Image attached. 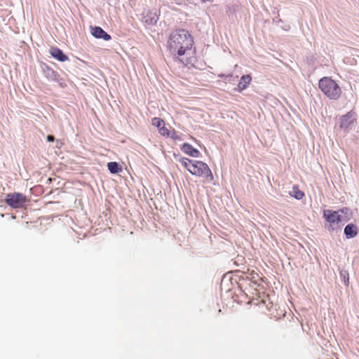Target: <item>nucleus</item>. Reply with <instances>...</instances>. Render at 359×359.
Masks as SVG:
<instances>
[{"instance_id":"1","label":"nucleus","mask_w":359,"mask_h":359,"mask_svg":"<svg viewBox=\"0 0 359 359\" xmlns=\"http://www.w3.org/2000/svg\"><path fill=\"white\" fill-rule=\"evenodd\" d=\"M194 43L193 39L189 32L181 29L173 31L168 40V48L174 58L177 59L184 65L188 64V59L182 57L187 51L191 50Z\"/></svg>"},{"instance_id":"2","label":"nucleus","mask_w":359,"mask_h":359,"mask_svg":"<svg viewBox=\"0 0 359 359\" xmlns=\"http://www.w3.org/2000/svg\"><path fill=\"white\" fill-rule=\"evenodd\" d=\"M320 89L330 99L337 100L341 94V90L339 85L329 77H323L319 81Z\"/></svg>"},{"instance_id":"3","label":"nucleus","mask_w":359,"mask_h":359,"mask_svg":"<svg viewBox=\"0 0 359 359\" xmlns=\"http://www.w3.org/2000/svg\"><path fill=\"white\" fill-rule=\"evenodd\" d=\"M323 217L329 223L326 225V228L329 232L332 233L340 229L341 226L344 224V218L339 214V211L332 210H325L323 211Z\"/></svg>"},{"instance_id":"4","label":"nucleus","mask_w":359,"mask_h":359,"mask_svg":"<svg viewBox=\"0 0 359 359\" xmlns=\"http://www.w3.org/2000/svg\"><path fill=\"white\" fill-rule=\"evenodd\" d=\"M189 172L194 175L205 177L208 181L213 180L212 173L208 165L201 161H194L190 165Z\"/></svg>"},{"instance_id":"5","label":"nucleus","mask_w":359,"mask_h":359,"mask_svg":"<svg viewBox=\"0 0 359 359\" xmlns=\"http://www.w3.org/2000/svg\"><path fill=\"white\" fill-rule=\"evenodd\" d=\"M5 201L8 205L13 208H22L28 201L26 196L21 193L8 194Z\"/></svg>"},{"instance_id":"6","label":"nucleus","mask_w":359,"mask_h":359,"mask_svg":"<svg viewBox=\"0 0 359 359\" xmlns=\"http://www.w3.org/2000/svg\"><path fill=\"white\" fill-rule=\"evenodd\" d=\"M355 121V113L353 111H350L339 118V128L340 129L348 132L349 130L352 129Z\"/></svg>"},{"instance_id":"7","label":"nucleus","mask_w":359,"mask_h":359,"mask_svg":"<svg viewBox=\"0 0 359 359\" xmlns=\"http://www.w3.org/2000/svg\"><path fill=\"white\" fill-rule=\"evenodd\" d=\"M41 67L44 76L48 79V80L55 81L59 83L61 86H63V83L62 81V79L56 72L45 63H42Z\"/></svg>"},{"instance_id":"8","label":"nucleus","mask_w":359,"mask_h":359,"mask_svg":"<svg viewBox=\"0 0 359 359\" xmlns=\"http://www.w3.org/2000/svg\"><path fill=\"white\" fill-rule=\"evenodd\" d=\"M158 20L157 11H148L143 15L142 22L148 25H154Z\"/></svg>"},{"instance_id":"9","label":"nucleus","mask_w":359,"mask_h":359,"mask_svg":"<svg viewBox=\"0 0 359 359\" xmlns=\"http://www.w3.org/2000/svg\"><path fill=\"white\" fill-rule=\"evenodd\" d=\"M91 34L97 39H102L104 41H109L111 39V36L100 27L95 26L94 27H91Z\"/></svg>"},{"instance_id":"10","label":"nucleus","mask_w":359,"mask_h":359,"mask_svg":"<svg viewBox=\"0 0 359 359\" xmlns=\"http://www.w3.org/2000/svg\"><path fill=\"white\" fill-rule=\"evenodd\" d=\"M344 233L347 239H351L355 237L358 233V229L356 225L353 223L347 224L345 228Z\"/></svg>"},{"instance_id":"11","label":"nucleus","mask_w":359,"mask_h":359,"mask_svg":"<svg viewBox=\"0 0 359 359\" xmlns=\"http://www.w3.org/2000/svg\"><path fill=\"white\" fill-rule=\"evenodd\" d=\"M50 54L53 57L60 62H65L68 60V57L63 53V51L56 47H53L50 49Z\"/></svg>"},{"instance_id":"12","label":"nucleus","mask_w":359,"mask_h":359,"mask_svg":"<svg viewBox=\"0 0 359 359\" xmlns=\"http://www.w3.org/2000/svg\"><path fill=\"white\" fill-rule=\"evenodd\" d=\"M181 150L184 152L185 154L189 155L192 157H199L200 152L198 149L193 147L192 145H191L189 143H184L182 145Z\"/></svg>"},{"instance_id":"13","label":"nucleus","mask_w":359,"mask_h":359,"mask_svg":"<svg viewBox=\"0 0 359 359\" xmlns=\"http://www.w3.org/2000/svg\"><path fill=\"white\" fill-rule=\"evenodd\" d=\"M252 80V77L249 74L243 75L241 76L238 88L240 91L247 88Z\"/></svg>"},{"instance_id":"14","label":"nucleus","mask_w":359,"mask_h":359,"mask_svg":"<svg viewBox=\"0 0 359 359\" xmlns=\"http://www.w3.org/2000/svg\"><path fill=\"white\" fill-rule=\"evenodd\" d=\"M107 168L111 174H118L122 170L121 167L117 162H109L107 163Z\"/></svg>"},{"instance_id":"15","label":"nucleus","mask_w":359,"mask_h":359,"mask_svg":"<svg viewBox=\"0 0 359 359\" xmlns=\"http://www.w3.org/2000/svg\"><path fill=\"white\" fill-rule=\"evenodd\" d=\"M337 211H339L340 215H344V216H343V217L344 218V222H348L352 217L351 210L348 208H343L338 210Z\"/></svg>"},{"instance_id":"16","label":"nucleus","mask_w":359,"mask_h":359,"mask_svg":"<svg viewBox=\"0 0 359 359\" xmlns=\"http://www.w3.org/2000/svg\"><path fill=\"white\" fill-rule=\"evenodd\" d=\"M339 276L344 282V285L348 286L349 284V274L348 271L341 269L339 272Z\"/></svg>"},{"instance_id":"17","label":"nucleus","mask_w":359,"mask_h":359,"mask_svg":"<svg viewBox=\"0 0 359 359\" xmlns=\"http://www.w3.org/2000/svg\"><path fill=\"white\" fill-rule=\"evenodd\" d=\"M290 194L297 200H300L304 196V193L300 191L296 186H294Z\"/></svg>"},{"instance_id":"18","label":"nucleus","mask_w":359,"mask_h":359,"mask_svg":"<svg viewBox=\"0 0 359 359\" xmlns=\"http://www.w3.org/2000/svg\"><path fill=\"white\" fill-rule=\"evenodd\" d=\"M193 160H191V159H189L187 158H182L180 160V162L182 163V165L186 168L187 169V170L189 171V167H190V165H192V163H193Z\"/></svg>"},{"instance_id":"19","label":"nucleus","mask_w":359,"mask_h":359,"mask_svg":"<svg viewBox=\"0 0 359 359\" xmlns=\"http://www.w3.org/2000/svg\"><path fill=\"white\" fill-rule=\"evenodd\" d=\"M152 122L153 125H156L158 130H160V128H162V126L165 125L164 121L159 118H154Z\"/></svg>"},{"instance_id":"20","label":"nucleus","mask_w":359,"mask_h":359,"mask_svg":"<svg viewBox=\"0 0 359 359\" xmlns=\"http://www.w3.org/2000/svg\"><path fill=\"white\" fill-rule=\"evenodd\" d=\"M159 130V133L163 135V136H165V137H170V130L165 127V125L162 126V128H160V130Z\"/></svg>"},{"instance_id":"21","label":"nucleus","mask_w":359,"mask_h":359,"mask_svg":"<svg viewBox=\"0 0 359 359\" xmlns=\"http://www.w3.org/2000/svg\"><path fill=\"white\" fill-rule=\"evenodd\" d=\"M170 136H171V137L173 140H178V139H180L178 135L177 134V133L175 130L172 132V135H170Z\"/></svg>"},{"instance_id":"22","label":"nucleus","mask_w":359,"mask_h":359,"mask_svg":"<svg viewBox=\"0 0 359 359\" xmlns=\"http://www.w3.org/2000/svg\"><path fill=\"white\" fill-rule=\"evenodd\" d=\"M55 140V137L53 135H48L47 136V141L48 142H54Z\"/></svg>"},{"instance_id":"23","label":"nucleus","mask_w":359,"mask_h":359,"mask_svg":"<svg viewBox=\"0 0 359 359\" xmlns=\"http://www.w3.org/2000/svg\"><path fill=\"white\" fill-rule=\"evenodd\" d=\"M231 74L227 75V76H225L224 74H219V77H220V78L231 77Z\"/></svg>"}]
</instances>
